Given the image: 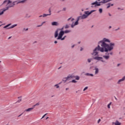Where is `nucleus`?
<instances>
[{
	"label": "nucleus",
	"mask_w": 125,
	"mask_h": 125,
	"mask_svg": "<svg viewBox=\"0 0 125 125\" xmlns=\"http://www.w3.org/2000/svg\"><path fill=\"white\" fill-rule=\"evenodd\" d=\"M58 37V32H56L55 33V38H57Z\"/></svg>",
	"instance_id": "23"
},
{
	"label": "nucleus",
	"mask_w": 125,
	"mask_h": 125,
	"mask_svg": "<svg viewBox=\"0 0 125 125\" xmlns=\"http://www.w3.org/2000/svg\"><path fill=\"white\" fill-rule=\"evenodd\" d=\"M81 51H82V50H83V48L82 47H81Z\"/></svg>",
	"instance_id": "51"
},
{
	"label": "nucleus",
	"mask_w": 125,
	"mask_h": 125,
	"mask_svg": "<svg viewBox=\"0 0 125 125\" xmlns=\"http://www.w3.org/2000/svg\"><path fill=\"white\" fill-rule=\"evenodd\" d=\"M111 28H112V26H109L108 29H111Z\"/></svg>",
	"instance_id": "43"
},
{
	"label": "nucleus",
	"mask_w": 125,
	"mask_h": 125,
	"mask_svg": "<svg viewBox=\"0 0 125 125\" xmlns=\"http://www.w3.org/2000/svg\"><path fill=\"white\" fill-rule=\"evenodd\" d=\"M53 96H52L51 97H53Z\"/></svg>",
	"instance_id": "62"
},
{
	"label": "nucleus",
	"mask_w": 125,
	"mask_h": 125,
	"mask_svg": "<svg viewBox=\"0 0 125 125\" xmlns=\"http://www.w3.org/2000/svg\"><path fill=\"white\" fill-rule=\"evenodd\" d=\"M112 0H103L101 1V3H107V2H110V1H112Z\"/></svg>",
	"instance_id": "11"
},
{
	"label": "nucleus",
	"mask_w": 125,
	"mask_h": 125,
	"mask_svg": "<svg viewBox=\"0 0 125 125\" xmlns=\"http://www.w3.org/2000/svg\"><path fill=\"white\" fill-rule=\"evenodd\" d=\"M68 89H69V88H66L65 89L66 90H68Z\"/></svg>",
	"instance_id": "48"
},
{
	"label": "nucleus",
	"mask_w": 125,
	"mask_h": 125,
	"mask_svg": "<svg viewBox=\"0 0 125 125\" xmlns=\"http://www.w3.org/2000/svg\"><path fill=\"white\" fill-rule=\"evenodd\" d=\"M92 68V66H91L90 67V69H91Z\"/></svg>",
	"instance_id": "56"
},
{
	"label": "nucleus",
	"mask_w": 125,
	"mask_h": 125,
	"mask_svg": "<svg viewBox=\"0 0 125 125\" xmlns=\"http://www.w3.org/2000/svg\"><path fill=\"white\" fill-rule=\"evenodd\" d=\"M107 55H109V53L107 54Z\"/></svg>",
	"instance_id": "64"
},
{
	"label": "nucleus",
	"mask_w": 125,
	"mask_h": 125,
	"mask_svg": "<svg viewBox=\"0 0 125 125\" xmlns=\"http://www.w3.org/2000/svg\"><path fill=\"white\" fill-rule=\"evenodd\" d=\"M94 11H95V10H92L90 12L86 11L85 12V14H88V15H90V14H91L92 12H94Z\"/></svg>",
	"instance_id": "15"
},
{
	"label": "nucleus",
	"mask_w": 125,
	"mask_h": 125,
	"mask_svg": "<svg viewBox=\"0 0 125 125\" xmlns=\"http://www.w3.org/2000/svg\"><path fill=\"white\" fill-rule=\"evenodd\" d=\"M112 125H121V123H120L119 121H118V120H117L115 123V122H113V123H112Z\"/></svg>",
	"instance_id": "18"
},
{
	"label": "nucleus",
	"mask_w": 125,
	"mask_h": 125,
	"mask_svg": "<svg viewBox=\"0 0 125 125\" xmlns=\"http://www.w3.org/2000/svg\"><path fill=\"white\" fill-rule=\"evenodd\" d=\"M109 54H110V55H113V52H110V53H109Z\"/></svg>",
	"instance_id": "41"
},
{
	"label": "nucleus",
	"mask_w": 125,
	"mask_h": 125,
	"mask_svg": "<svg viewBox=\"0 0 125 125\" xmlns=\"http://www.w3.org/2000/svg\"><path fill=\"white\" fill-rule=\"evenodd\" d=\"M89 15L88 14H83L82 16H81V19H85L86 18H87L88 17V16Z\"/></svg>",
	"instance_id": "12"
},
{
	"label": "nucleus",
	"mask_w": 125,
	"mask_h": 125,
	"mask_svg": "<svg viewBox=\"0 0 125 125\" xmlns=\"http://www.w3.org/2000/svg\"><path fill=\"white\" fill-rule=\"evenodd\" d=\"M71 18H69V19H68L67 21H70V20H71Z\"/></svg>",
	"instance_id": "38"
},
{
	"label": "nucleus",
	"mask_w": 125,
	"mask_h": 125,
	"mask_svg": "<svg viewBox=\"0 0 125 125\" xmlns=\"http://www.w3.org/2000/svg\"><path fill=\"white\" fill-rule=\"evenodd\" d=\"M87 88H88V87L87 86H86L83 90V91H85V90H86V89H87Z\"/></svg>",
	"instance_id": "31"
},
{
	"label": "nucleus",
	"mask_w": 125,
	"mask_h": 125,
	"mask_svg": "<svg viewBox=\"0 0 125 125\" xmlns=\"http://www.w3.org/2000/svg\"><path fill=\"white\" fill-rule=\"evenodd\" d=\"M95 75H97V74L99 73V69H98V68L96 67H95Z\"/></svg>",
	"instance_id": "17"
},
{
	"label": "nucleus",
	"mask_w": 125,
	"mask_h": 125,
	"mask_svg": "<svg viewBox=\"0 0 125 125\" xmlns=\"http://www.w3.org/2000/svg\"><path fill=\"white\" fill-rule=\"evenodd\" d=\"M61 66H60L59 68H58V70H59V69H61Z\"/></svg>",
	"instance_id": "53"
},
{
	"label": "nucleus",
	"mask_w": 125,
	"mask_h": 125,
	"mask_svg": "<svg viewBox=\"0 0 125 125\" xmlns=\"http://www.w3.org/2000/svg\"><path fill=\"white\" fill-rule=\"evenodd\" d=\"M100 0H98V1H100Z\"/></svg>",
	"instance_id": "59"
},
{
	"label": "nucleus",
	"mask_w": 125,
	"mask_h": 125,
	"mask_svg": "<svg viewBox=\"0 0 125 125\" xmlns=\"http://www.w3.org/2000/svg\"><path fill=\"white\" fill-rule=\"evenodd\" d=\"M6 2H7L6 7L4 8H3L4 10H5V11H6V10H8V9L10 8V7H13V6H14V5H15V2H12L9 0H5L3 1V3H6Z\"/></svg>",
	"instance_id": "2"
},
{
	"label": "nucleus",
	"mask_w": 125,
	"mask_h": 125,
	"mask_svg": "<svg viewBox=\"0 0 125 125\" xmlns=\"http://www.w3.org/2000/svg\"><path fill=\"white\" fill-rule=\"evenodd\" d=\"M61 41H64V40H65V37L61 38Z\"/></svg>",
	"instance_id": "37"
},
{
	"label": "nucleus",
	"mask_w": 125,
	"mask_h": 125,
	"mask_svg": "<svg viewBox=\"0 0 125 125\" xmlns=\"http://www.w3.org/2000/svg\"><path fill=\"white\" fill-rule=\"evenodd\" d=\"M49 117H47L46 118L45 120H47V119H48Z\"/></svg>",
	"instance_id": "54"
},
{
	"label": "nucleus",
	"mask_w": 125,
	"mask_h": 125,
	"mask_svg": "<svg viewBox=\"0 0 125 125\" xmlns=\"http://www.w3.org/2000/svg\"><path fill=\"white\" fill-rule=\"evenodd\" d=\"M67 33H69V32H60L59 34L57 40H61V39L62 38V37H63V35L64 34H67Z\"/></svg>",
	"instance_id": "6"
},
{
	"label": "nucleus",
	"mask_w": 125,
	"mask_h": 125,
	"mask_svg": "<svg viewBox=\"0 0 125 125\" xmlns=\"http://www.w3.org/2000/svg\"><path fill=\"white\" fill-rule=\"evenodd\" d=\"M63 10H66V8H63Z\"/></svg>",
	"instance_id": "55"
},
{
	"label": "nucleus",
	"mask_w": 125,
	"mask_h": 125,
	"mask_svg": "<svg viewBox=\"0 0 125 125\" xmlns=\"http://www.w3.org/2000/svg\"><path fill=\"white\" fill-rule=\"evenodd\" d=\"M33 110H34V107H31V108H29L28 109H26L25 110V112H31V111H32Z\"/></svg>",
	"instance_id": "16"
},
{
	"label": "nucleus",
	"mask_w": 125,
	"mask_h": 125,
	"mask_svg": "<svg viewBox=\"0 0 125 125\" xmlns=\"http://www.w3.org/2000/svg\"><path fill=\"white\" fill-rule=\"evenodd\" d=\"M107 6L106 8H110V7L111 6V3H108L107 4Z\"/></svg>",
	"instance_id": "24"
},
{
	"label": "nucleus",
	"mask_w": 125,
	"mask_h": 125,
	"mask_svg": "<svg viewBox=\"0 0 125 125\" xmlns=\"http://www.w3.org/2000/svg\"><path fill=\"white\" fill-rule=\"evenodd\" d=\"M71 83H77V81L75 80H73L72 81H71Z\"/></svg>",
	"instance_id": "32"
},
{
	"label": "nucleus",
	"mask_w": 125,
	"mask_h": 125,
	"mask_svg": "<svg viewBox=\"0 0 125 125\" xmlns=\"http://www.w3.org/2000/svg\"><path fill=\"white\" fill-rule=\"evenodd\" d=\"M111 104H112V103H110L107 105V108H108V109H110V106H111Z\"/></svg>",
	"instance_id": "28"
},
{
	"label": "nucleus",
	"mask_w": 125,
	"mask_h": 125,
	"mask_svg": "<svg viewBox=\"0 0 125 125\" xmlns=\"http://www.w3.org/2000/svg\"><path fill=\"white\" fill-rule=\"evenodd\" d=\"M86 76H90V77H93V74L87 73H86Z\"/></svg>",
	"instance_id": "21"
},
{
	"label": "nucleus",
	"mask_w": 125,
	"mask_h": 125,
	"mask_svg": "<svg viewBox=\"0 0 125 125\" xmlns=\"http://www.w3.org/2000/svg\"><path fill=\"white\" fill-rule=\"evenodd\" d=\"M21 100H19L17 102H18V103H20V102L21 101Z\"/></svg>",
	"instance_id": "39"
},
{
	"label": "nucleus",
	"mask_w": 125,
	"mask_h": 125,
	"mask_svg": "<svg viewBox=\"0 0 125 125\" xmlns=\"http://www.w3.org/2000/svg\"><path fill=\"white\" fill-rule=\"evenodd\" d=\"M22 114H21L19 116V117H20L21 116Z\"/></svg>",
	"instance_id": "57"
},
{
	"label": "nucleus",
	"mask_w": 125,
	"mask_h": 125,
	"mask_svg": "<svg viewBox=\"0 0 125 125\" xmlns=\"http://www.w3.org/2000/svg\"><path fill=\"white\" fill-rule=\"evenodd\" d=\"M74 47H75V45L72 46V48H74Z\"/></svg>",
	"instance_id": "42"
},
{
	"label": "nucleus",
	"mask_w": 125,
	"mask_h": 125,
	"mask_svg": "<svg viewBox=\"0 0 125 125\" xmlns=\"http://www.w3.org/2000/svg\"><path fill=\"white\" fill-rule=\"evenodd\" d=\"M73 79L74 77L73 76H68L66 78H64L62 79V82H63L64 83H66L67 81H69V79L70 78Z\"/></svg>",
	"instance_id": "7"
},
{
	"label": "nucleus",
	"mask_w": 125,
	"mask_h": 125,
	"mask_svg": "<svg viewBox=\"0 0 125 125\" xmlns=\"http://www.w3.org/2000/svg\"><path fill=\"white\" fill-rule=\"evenodd\" d=\"M40 105V103H37L35 105H33V108H35L36 106H39Z\"/></svg>",
	"instance_id": "27"
},
{
	"label": "nucleus",
	"mask_w": 125,
	"mask_h": 125,
	"mask_svg": "<svg viewBox=\"0 0 125 125\" xmlns=\"http://www.w3.org/2000/svg\"><path fill=\"white\" fill-rule=\"evenodd\" d=\"M94 59H95V60H101V61L102 62H105V61H103V58L101 57H95L94 58Z\"/></svg>",
	"instance_id": "9"
},
{
	"label": "nucleus",
	"mask_w": 125,
	"mask_h": 125,
	"mask_svg": "<svg viewBox=\"0 0 125 125\" xmlns=\"http://www.w3.org/2000/svg\"><path fill=\"white\" fill-rule=\"evenodd\" d=\"M74 20H75V19H74V18L71 19V21H74Z\"/></svg>",
	"instance_id": "40"
},
{
	"label": "nucleus",
	"mask_w": 125,
	"mask_h": 125,
	"mask_svg": "<svg viewBox=\"0 0 125 125\" xmlns=\"http://www.w3.org/2000/svg\"><path fill=\"white\" fill-rule=\"evenodd\" d=\"M120 65H121L120 63H118V64H117V66H118V67H119V66H120Z\"/></svg>",
	"instance_id": "47"
},
{
	"label": "nucleus",
	"mask_w": 125,
	"mask_h": 125,
	"mask_svg": "<svg viewBox=\"0 0 125 125\" xmlns=\"http://www.w3.org/2000/svg\"><path fill=\"white\" fill-rule=\"evenodd\" d=\"M99 11L100 13H102V12H103V10L102 9V8H100L99 9Z\"/></svg>",
	"instance_id": "25"
},
{
	"label": "nucleus",
	"mask_w": 125,
	"mask_h": 125,
	"mask_svg": "<svg viewBox=\"0 0 125 125\" xmlns=\"http://www.w3.org/2000/svg\"><path fill=\"white\" fill-rule=\"evenodd\" d=\"M46 115H47V113L45 114L42 118V119H43V118H44L45 117V116H46Z\"/></svg>",
	"instance_id": "33"
},
{
	"label": "nucleus",
	"mask_w": 125,
	"mask_h": 125,
	"mask_svg": "<svg viewBox=\"0 0 125 125\" xmlns=\"http://www.w3.org/2000/svg\"><path fill=\"white\" fill-rule=\"evenodd\" d=\"M49 14H44L43 15H42V17H46V16H49L50 15H51V12H50V11H49Z\"/></svg>",
	"instance_id": "19"
},
{
	"label": "nucleus",
	"mask_w": 125,
	"mask_h": 125,
	"mask_svg": "<svg viewBox=\"0 0 125 125\" xmlns=\"http://www.w3.org/2000/svg\"><path fill=\"white\" fill-rule=\"evenodd\" d=\"M105 42H110V40L106 38H104L103 41H100L99 42V45L98 47H96L93 50V52L91 54L92 55H98V51H101V52H108V51H111L114 49V46H115L114 43H110L109 44L106 43Z\"/></svg>",
	"instance_id": "1"
},
{
	"label": "nucleus",
	"mask_w": 125,
	"mask_h": 125,
	"mask_svg": "<svg viewBox=\"0 0 125 125\" xmlns=\"http://www.w3.org/2000/svg\"><path fill=\"white\" fill-rule=\"evenodd\" d=\"M80 19H82V17L79 16L77 18V21L75 22H73L71 24V28H74L75 26H77V25H79V21H80Z\"/></svg>",
	"instance_id": "3"
},
{
	"label": "nucleus",
	"mask_w": 125,
	"mask_h": 125,
	"mask_svg": "<svg viewBox=\"0 0 125 125\" xmlns=\"http://www.w3.org/2000/svg\"><path fill=\"white\" fill-rule=\"evenodd\" d=\"M44 23H45V21H43V22L41 23V25H38L37 27H42V24H44Z\"/></svg>",
	"instance_id": "26"
},
{
	"label": "nucleus",
	"mask_w": 125,
	"mask_h": 125,
	"mask_svg": "<svg viewBox=\"0 0 125 125\" xmlns=\"http://www.w3.org/2000/svg\"><path fill=\"white\" fill-rule=\"evenodd\" d=\"M109 16H111V14L109 13Z\"/></svg>",
	"instance_id": "52"
},
{
	"label": "nucleus",
	"mask_w": 125,
	"mask_h": 125,
	"mask_svg": "<svg viewBox=\"0 0 125 125\" xmlns=\"http://www.w3.org/2000/svg\"><path fill=\"white\" fill-rule=\"evenodd\" d=\"M19 2L23 3V2H25V0H24L21 1Z\"/></svg>",
	"instance_id": "36"
},
{
	"label": "nucleus",
	"mask_w": 125,
	"mask_h": 125,
	"mask_svg": "<svg viewBox=\"0 0 125 125\" xmlns=\"http://www.w3.org/2000/svg\"><path fill=\"white\" fill-rule=\"evenodd\" d=\"M113 5H114L113 4H111V6H113Z\"/></svg>",
	"instance_id": "50"
},
{
	"label": "nucleus",
	"mask_w": 125,
	"mask_h": 125,
	"mask_svg": "<svg viewBox=\"0 0 125 125\" xmlns=\"http://www.w3.org/2000/svg\"><path fill=\"white\" fill-rule=\"evenodd\" d=\"M17 26V24H13L11 25V23H9L5 26H4V29H12L14 28L15 27H16Z\"/></svg>",
	"instance_id": "4"
},
{
	"label": "nucleus",
	"mask_w": 125,
	"mask_h": 125,
	"mask_svg": "<svg viewBox=\"0 0 125 125\" xmlns=\"http://www.w3.org/2000/svg\"><path fill=\"white\" fill-rule=\"evenodd\" d=\"M39 17H40V18H41V17H42V15H41V16H39Z\"/></svg>",
	"instance_id": "49"
},
{
	"label": "nucleus",
	"mask_w": 125,
	"mask_h": 125,
	"mask_svg": "<svg viewBox=\"0 0 125 125\" xmlns=\"http://www.w3.org/2000/svg\"><path fill=\"white\" fill-rule=\"evenodd\" d=\"M101 2H97V1H96L94 2H93L91 3L92 5H95V6H100V5H101Z\"/></svg>",
	"instance_id": "8"
},
{
	"label": "nucleus",
	"mask_w": 125,
	"mask_h": 125,
	"mask_svg": "<svg viewBox=\"0 0 125 125\" xmlns=\"http://www.w3.org/2000/svg\"><path fill=\"white\" fill-rule=\"evenodd\" d=\"M54 43H57V41H55L54 42Z\"/></svg>",
	"instance_id": "44"
},
{
	"label": "nucleus",
	"mask_w": 125,
	"mask_h": 125,
	"mask_svg": "<svg viewBox=\"0 0 125 125\" xmlns=\"http://www.w3.org/2000/svg\"><path fill=\"white\" fill-rule=\"evenodd\" d=\"M54 86H56V88H59V85H58V84H55Z\"/></svg>",
	"instance_id": "29"
},
{
	"label": "nucleus",
	"mask_w": 125,
	"mask_h": 125,
	"mask_svg": "<svg viewBox=\"0 0 125 125\" xmlns=\"http://www.w3.org/2000/svg\"><path fill=\"white\" fill-rule=\"evenodd\" d=\"M63 38H64V39L66 38V36H64Z\"/></svg>",
	"instance_id": "61"
},
{
	"label": "nucleus",
	"mask_w": 125,
	"mask_h": 125,
	"mask_svg": "<svg viewBox=\"0 0 125 125\" xmlns=\"http://www.w3.org/2000/svg\"><path fill=\"white\" fill-rule=\"evenodd\" d=\"M60 83H59V84H60Z\"/></svg>",
	"instance_id": "63"
},
{
	"label": "nucleus",
	"mask_w": 125,
	"mask_h": 125,
	"mask_svg": "<svg viewBox=\"0 0 125 125\" xmlns=\"http://www.w3.org/2000/svg\"><path fill=\"white\" fill-rule=\"evenodd\" d=\"M75 80H76L77 81H79V80H80V77L79 76H76L75 77Z\"/></svg>",
	"instance_id": "22"
},
{
	"label": "nucleus",
	"mask_w": 125,
	"mask_h": 125,
	"mask_svg": "<svg viewBox=\"0 0 125 125\" xmlns=\"http://www.w3.org/2000/svg\"><path fill=\"white\" fill-rule=\"evenodd\" d=\"M10 39H11V37H9L8 40H10Z\"/></svg>",
	"instance_id": "45"
},
{
	"label": "nucleus",
	"mask_w": 125,
	"mask_h": 125,
	"mask_svg": "<svg viewBox=\"0 0 125 125\" xmlns=\"http://www.w3.org/2000/svg\"><path fill=\"white\" fill-rule=\"evenodd\" d=\"M5 12V10H4L3 9H1L0 10V16H1Z\"/></svg>",
	"instance_id": "14"
},
{
	"label": "nucleus",
	"mask_w": 125,
	"mask_h": 125,
	"mask_svg": "<svg viewBox=\"0 0 125 125\" xmlns=\"http://www.w3.org/2000/svg\"><path fill=\"white\" fill-rule=\"evenodd\" d=\"M52 26H59V22L57 21H53L51 22Z\"/></svg>",
	"instance_id": "10"
},
{
	"label": "nucleus",
	"mask_w": 125,
	"mask_h": 125,
	"mask_svg": "<svg viewBox=\"0 0 125 125\" xmlns=\"http://www.w3.org/2000/svg\"><path fill=\"white\" fill-rule=\"evenodd\" d=\"M69 27L70 26H69V25L66 24L65 26H63L62 28L58 29L56 32H64L63 30L64 29H68L69 28Z\"/></svg>",
	"instance_id": "5"
},
{
	"label": "nucleus",
	"mask_w": 125,
	"mask_h": 125,
	"mask_svg": "<svg viewBox=\"0 0 125 125\" xmlns=\"http://www.w3.org/2000/svg\"><path fill=\"white\" fill-rule=\"evenodd\" d=\"M91 60H92L91 59H88L87 60L88 62V63H90V62H91Z\"/></svg>",
	"instance_id": "30"
},
{
	"label": "nucleus",
	"mask_w": 125,
	"mask_h": 125,
	"mask_svg": "<svg viewBox=\"0 0 125 125\" xmlns=\"http://www.w3.org/2000/svg\"><path fill=\"white\" fill-rule=\"evenodd\" d=\"M101 122V119H99L98 121V124H99Z\"/></svg>",
	"instance_id": "35"
},
{
	"label": "nucleus",
	"mask_w": 125,
	"mask_h": 125,
	"mask_svg": "<svg viewBox=\"0 0 125 125\" xmlns=\"http://www.w3.org/2000/svg\"><path fill=\"white\" fill-rule=\"evenodd\" d=\"M78 43H79V44L81 43V42H78Z\"/></svg>",
	"instance_id": "58"
},
{
	"label": "nucleus",
	"mask_w": 125,
	"mask_h": 125,
	"mask_svg": "<svg viewBox=\"0 0 125 125\" xmlns=\"http://www.w3.org/2000/svg\"><path fill=\"white\" fill-rule=\"evenodd\" d=\"M114 98L116 100H118V99L116 97H114Z\"/></svg>",
	"instance_id": "46"
},
{
	"label": "nucleus",
	"mask_w": 125,
	"mask_h": 125,
	"mask_svg": "<svg viewBox=\"0 0 125 125\" xmlns=\"http://www.w3.org/2000/svg\"><path fill=\"white\" fill-rule=\"evenodd\" d=\"M103 58H105L106 60H108L110 58V56L109 55L107 56H103Z\"/></svg>",
	"instance_id": "20"
},
{
	"label": "nucleus",
	"mask_w": 125,
	"mask_h": 125,
	"mask_svg": "<svg viewBox=\"0 0 125 125\" xmlns=\"http://www.w3.org/2000/svg\"><path fill=\"white\" fill-rule=\"evenodd\" d=\"M125 76H124L122 79H120L118 82H117V83H118V84H120V83H122V82H124V81H125Z\"/></svg>",
	"instance_id": "13"
},
{
	"label": "nucleus",
	"mask_w": 125,
	"mask_h": 125,
	"mask_svg": "<svg viewBox=\"0 0 125 125\" xmlns=\"http://www.w3.org/2000/svg\"><path fill=\"white\" fill-rule=\"evenodd\" d=\"M64 32H68V31H67V30H65Z\"/></svg>",
	"instance_id": "60"
},
{
	"label": "nucleus",
	"mask_w": 125,
	"mask_h": 125,
	"mask_svg": "<svg viewBox=\"0 0 125 125\" xmlns=\"http://www.w3.org/2000/svg\"><path fill=\"white\" fill-rule=\"evenodd\" d=\"M28 28H23V31H28Z\"/></svg>",
	"instance_id": "34"
}]
</instances>
